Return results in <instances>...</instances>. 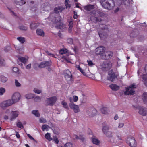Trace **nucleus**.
<instances>
[{"instance_id":"1","label":"nucleus","mask_w":147,"mask_h":147,"mask_svg":"<svg viewBox=\"0 0 147 147\" xmlns=\"http://www.w3.org/2000/svg\"><path fill=\"white\" fill-rule=\"evenodd\" d=\"M100 3L105 9L111 10L113 9L115 6V3L113 0H101Z\"/></svg>"},{"instance_id":"2","label":"nucleus","mask_w":147,"mask_h":147,"mask_svg":"<svg viewBox=\"0 0 147 147\" xmlns=\"http://www.w3.org/2000/svg\"><path fill=\"white\" fill-rule=\"evenodd\" d=\"M64 75L67 83L71 84L73 81L71 73L68 70H67L64 72Z\"/></svg>"},{"instance_id":"3","label":"nucleus","mask_w":147,"mask_h":147,"mask_svg":"<svg viewBox=\"0 0 147 147\" xmlns=\"http://www.w3.org/2000/svg\"><path fill=\"white\" fill-rule=\"evenodd\" d=\"M13 104V103L11 99H9L1 102L0 104V107L3 109H5Z\"/></svg>"},{"instance_id":"4","label":"nucleus","mask_w":147,"mask_h":147,"mask_svg":"<svg viewBox=\"0 0 147 147\" xmlns=\"http://www.w3.org/2000/svg\"><path fill=\"white\" fill-rule=\"evenodd\" d=\"M57 100V98L56 96H53L47 98L45 103L47 105H53L54 104Z\"/></svg>"},{"instance_id":"5","label":"nucleus","mask_w":147,"mask_h":147,"mask_svg":"<svg viewBox=\"0 0 147 147\" xmlns=\"http://www.w3.org/2000/svg\"><path fill=\"white\" fill-rule=\"evenodd\" d=\"M135 88V85H131L129 88H126V91L124 92V94L125 95L134 94L135 92L134 89Z\"/></svg>"},{"instance_id":"6","label":"nucleus","mask_w":147,"mask_h":147,"mask_svg":"<svg viewBox=\"0 0 147 147\" xmlns=\"http://www.w3.org/2000/svg\"><path fill=\"white\" fill-rule=\"evenodd\" d=\"M112 67V63L109 61L104 62L101 65V69L103 71H107Z\"/></svg>"},{"instance_id":"7","label":"nucleus","mask_w":147,"mask_h":147,"mask_svg":"<svg viewBox=\"0 0 147 147\" xmlns=\"http://www.w3.org/2000/svg\"><path fill=\"white\" fill-rule=\"evenodd\" d=\"M126 142L127 144L131 147H136V144L134 138L128 137L127 138Z\"/></svg>"},{"instance_id":"8","label":"nucleus","mask_w":147,"mask_h":147,"mask_svg":"<svg viewBox=\"0 0 147 147\" xmlns=\"http://www.w3.org/2000/svg\"><path fill=\"white\" fill-rule=\"evenodd\" d=\"M20 94L18 92L14 93L12 96L11 99L13 104L18 102L20 98Z\"/></svg>"},{"instance_id":"9","label":"nucleus","mask_w":147,"mask_h":147,"mask_svg":"<svg viewBox=\"0 0 147 147\" xmlns=\"http://www.w3.org/2000/svg\"><path fill=\"white\" fill-rule=\"evenodd\" d=\"M113 55V53L111 51H108L104 52L103 54L102 55L101 57L105 59H109L111 58Z\"/></svg>"},{"instance_id":"10","label":"nucleus","mask_w":147,"mask_h":147,"mask_svg":"<svg viewBox=\"0 0 147 147\" xmlns=\"http://www.w3.org/2000/svg\"><path fill=\"white\" fill-rule=\"evenodd\" d=\"M105 49L103 46H100L97 48L95 50L96 54L97 55H100L101 56L105 51Z\"/></svg>"},{"instance_id":"11","label":"nucleus","mask_w":147,"mask_h":147,"mask_svg":"<svg viewBox=\"0 0 147 147\" xmlns=\"http://www.w3.org/2000/svg\"><path fill=\"white\" fill-rule=\"evenodd\" d=\"M108 75V80L111 81H113L115 78L117 77V76L115 75V73L112 70H111L109 71Z\"/></svg>"},{"instance_id":"12","label":"nucleus","mask_w":147,"mask_h":147,"mask_svg":"<svg viewBox=\"0 0 147 147\" xmlns=\"http://www.w3.org/2000/svg\"><path fill=\"white\" fill-rule=\"evenodd\" d=\"M138 76L142 77L144 84L147 87V77L145 76L146 75L145 74L142 73L140 71H138Z\"/></svg>"},{"instance_id":"13","label":"nucleus","mask_w":147,"mask_h":147,"mask_svg":"<svg viewBox=\"0 0 147 147\" xmlns=\"http://www.w3.org/2000/svg\"><path fill=\"white\" fill-rule=\"evenodd\" d=\"M19 61H18V63L19 65H20L22 68V64L23 63L24 64H25L26 62L28 61V58H26L25 57H19L18 58Z\"/></svg>"},{"instance_id":"14","label":"nucleus","mask_w":147,"mask_h":147,"mask_svg":"<svg viewBox=\"0 0 147 147\" xmlns=\"http://www.w3.org/2000/svg\"><path fill=\"white\" fill-rule=\"evenodd\" d=\"M51 65V61H43L41 62L38 65V67L40 68H44L46 67L50 66Z\"/></svg>"},{"instance_id":"15","label":"nucleus","mask_w":147,"mask_h":147,"mask_svg":"<svg viewBox=\"0 0 147 147\" xmlns=\"http://www.w3.org/2000/svg\"><path fill=\"white\" fill-rule=\"evenodd\" d=\"M69 106L70 108L73 109L75 113L80 112L79 107L78 105L75 104L73 102L69 104Z\"/></svg>"},{"instance_id":"16","label":"nucleus","mask_w":147,"mask_h":147,"mask_svg":"<svg viewBox=\"0 0 147 147\" xmlns=\"http://www.w3.org/2000/svg\"><path fill=\"white\" fill-rule=\"evenodd\" d=\"M19 112L18 111H12L11 113V117L10 118L11 121H13L17 117L19 114Z\"/></svg>"},{"instance_id":"17","label":"nucleus","mask_w":147,"mask_h":147,"mask_svg":"<svg viewBox=\"0 0 147 147\" xmlns=\"http://www.w3.org/2000/svg\"><path fill=\"white\" fill-rule=\"evenodd\" d=\"M114 142H119L121 140V133L117 131L115 133V136L114 138Z\"/></svg>"},{"instance_id":"18","label":"nucleus","mask_w":147,"mask_h":147,"mask_svg":"<svg viewBox=\"0 0 147 147\" xmlns=\"http://www.w3.org/2000/svg\"><path fill=\"white\" fill-rule=\"evenodd\" d=\"M139 113L142 116H146L147 115V109L143 107H141L139 109Z\"/></svg>"},{"instance_id":"19","label":"nucleus","mask_w":147,"mask_h":147,"mask_svg":"<svg viewBox=\"0 0 147 147\" xmlns=\"http://www.w3.org/2000/svg\"><path fill=\"white\" fill-rule=\"evenodd\" d=\"M50 9V7L47 3H44L41 5V9L45 11H48Z\"/></svg>"},{"instance_id":"20","label":"nucleus","mask_w":147,"mask_h":147,"mask_svg":"<svg viewBox=\"0 0 147 147\" xmlns=\"http://www.w3.org/2000/svg\"><path fill=\"white\" fill-rule=\"evenodd\" d=\"M91 15H93L95 16L102 17L104 15V13L98 11H93L91 12Z\"/></svg>"},{"instance_id":"21","label":"nucleus","mask_w":147,"mask_h":147,"mask_svg":"<svg viewBox=\"0 0 147 147\" xmlns=\"http://www.w3.org/2000/svg\"><path fill=\"white\" fill-rule=\"evenodd\" d=\"M89 111V110H87L86 111V113L90 117L94 116L96 113L97 112L96 110L94 109H90V111L91 112V113H88V111Z\"/></svg>"},{"instance_id":"22","label":"nucleus","mask_w":147,"mask_h":147,"mask_svg":"<svg viewBox=\"0 0 147 147\" xmlns=\"http://www.w3.org/2000/svg\"><path fill=\"white\" fill-rule=\"evenodd\" d=\"M109 87L112 90L114 91H116L119 89V87L115 84L110 85Z\"/></svg>"},{"instance_id":"23","label":"nucleus","mask_w":147,"mask_h":147,"mask_svg":"<svg viewBox=\"0 0 147 147\" xmlns=\"http://www.w3.org/2000/svg\"><path fill=\"white\" fill-rule=\"evenodd\" d=\"M95 5H92L91 4H89L86 6H85L84 9L88 11H90L92 9H94Z\"/></svg>"},{"instance_id":"24","label":"nucleus","mask_w":147,"mask_h":147,"mask_svg":"<svg viewBox=\"0 0 147 147\" xmlns=\"http://www.w3.org/2000/svg\"><path fill=\"white\" fill-rule=\"evenodd\" d=\"M14 3L17 5H22L26 3L25 0H14Z\"/></svg>"},{"instance_id":"25","label":"nucleus","mask_w":147,"mask_h":147,"mask_svg":"<svg viewBox=\"0 0 147 147\" xmlns=\"http://www.w3.org/2000/svg\"><path fill=\"white\" fill-rule=\"evenodd\" d=\"M101 112L103 114H106L109 113V109L107 107H104L101 109Z\"/></svg>"},{"instance_id":"26","label":"nucleus","mask_w":147,"mask_h":147,"mask_svg":"<svg viewBox=\"0 0 147 147\" xmlns=\"http://www.w3.org/2000/svg\"><path fill=\"white\" fill-rule=\"evenodd\" d=\"M109 126L107 125H106L103 126L102 131L104 134L109 131Z\"/></svg>"},{"instance_id":"27","label":"nucleus","mask_w":147,"mask_h":147,"mask_svg":"<svg viewBox=\"0 0 147 147\" xmlns=\"http://www.w3.org/2000/svg\"><path fill=\"white\" fill-rule=\"evenodd\" d=\"M36 33L38 35L43 36H44V33L41 29H38L36 30Z\"/></svg>"},{"instance_id":"28","label":"nucleus","mask_w":147,"mask_h":147,"mask_svg":"<svg viewBox=\"0 0 147 147\" xmlns=\"http://www.w3.org/2000/svg\"><path fill=\"white\" fill-rule=\"evenodd\" d=\"M49 126L46 124L43 125L42 126V129L43 131H44L46 130L47 131H48L49 129L50 128Z\"/></svg>"},{"instance_id":"29","label":"nucleus","mask_w":147,"mask_h":147,"mask_svg":"<svg viewBox=\"0 0 147 147\" xmlns=\"http://www.w3.org/2000/svg\"><path fill=\"white\" fill-rule=\"evenodd\" d=\"M129 0H122V3H123L126 6H130L131 3H130Z\"/></svg>"},{"instance_id":"30","label":"nucleus","mask_w":147,"mask_h":147,"mask_svg":"<svg viewBox=\"0 0 147 147\" xmlns=\"http://www.w3.org/2000/svg\"><path fill=\"white\" fill-rule=\"evenodd\" d=\"M25 96L26 99H30L34 98V95L33 94H28L25 95Z\"/></svg>"},{"instance_id":"31","label":"nucleus","mask_w":147,"mask_h":147,"mask_svg":"<svg viewBox=\"0 0 147 147\" xmlns=\"http://www.w3.org/2000/svg\"><path fill=\"white\" fill-rule=\"evenodd\" d=\"M92 142L93 144H96L98 145L99 144V141L97 138H93L92 139Z\"/></svg>"},{"instance_id":"32","label":"nucleus","mask_w":147,"mask_h":147,"mask_svg":"<svg viewBox=\"0 0 147 147\" xmlns=\"http://www.w3.org/2000/svg\"><path fill=\"white\" fill-rule=\"evenodd\" d=\"M105 135L108 137L110 138L113 136V132L110 131H108L105 134Z\"/></svg>"},{"instance_id":"33","label":"nucleus","mask_w":147,"mask_h":147,"mask_svg":"<svg viewBox=\"0 0 147 147\" xmlns=\"http://www.w3.org/2000/svg\"><path fill=\"white\" fill-rule=\"evenodd\" d=\"M143 96L144 102L145 103H147V93H144L143 94Z\"/></svg>"},{"instance_id":"34","label":"nucleus","mask_w":147,"mask_h":147,"mask_svg":"<svg viewBox=\"0 0 147 147\" xmlns=\"http://www.w3.org/2000/svg\"><path fill=\"white\" fill-rule=\"evenodd\" d=\"M45 138L49 141H50L52 140V138L50 136V134L49 133H47L45 135Z\"/></svg>"},{"instance_id":"35","label":"nucleus","mask_w":147,"mask_h":147,"mask_svg":"<svg viewBox=\"0 0 147 147\" xmlns=\"http://www.w3.org/2000/svg\"><path fill=\"white\" fill-rule=\"evenodd\" d=\"M32 113L36 117L40 116V115L38 110H33L32 111Z\"/></svg>"},{"instance_id":"36","label":"nucleus","mask_w":147,"mask_h":147,"mask_svg":"<svg viewBox=\"0 0 147 147\" xmlns=\"http://www.w3.org/2000/svg\"><path fill=\"white\" fill-rule=\"evenodd\" d=\"M17 39L21 43H24L25 41V38L23 37H18Z\"/></svg>"},{"instance_id":"37","label":"nucleus","mask_w":147,"mask_h":147,"mask_svg":"<svg viewBox=\"0 0 147 147\" xmlns=\"http://www.w3.org/2000/svg\"><path fill=\"white\" fill-rule=\"evenodd\" d=\"M67 51H68L67 49H63L60 50L59 51V53L63 55L66 53Z\"/></svg>"},{"instance_id":"38","label":"nucleus","mask_w":147,"mask_h":147,"mask_svg":"<svg viewBox=\"0 0 147 147\" xmlns=\"http://www.w3.org/2000/svg\"><path fill=\"white\" fill-rule=\"evenodd\" d=\"M39 25L38 23H32L30 24V27L31 29H34L36 28Z\"/></svg>"},{"instance_id":"39","label":"nucleus","mask_w":147,"mask_h":147,"mask_svg":"<svg viewBox=\"0 0 147 147\" xmlns=\"http://www.w3.org/2000/svg\"><path fill=\"white\" fill-rule=\"evenodd\" d=\"M140 71L142 73L145 74L146 75L145 76L147 77V65H146L145 66L144 68V72H142L143 71L141 70H139L138 71Z\"/></svg>"},{"instance_id":"40","label":"nucleus","mask_w":147,"mask_h":147,"mask_svg":"<svg viewBox=\"0 0 147 147\" xmlns=\"http://www.w3.org/2000/svg\"><path fill=\"white\" fill-rule=\"evenodd\" d=\"M55 21H54V20H52V21L53 22H55V23L59 22L61 20V17L60 16H58L57 17L55 18Z\"/></svg>"},{"instance_id":"41","label":"nucleus","mask_w":147,"mask_h":147,"mask_svg":"<svg viewBox=\"0 0 147 147\" xmlns=\"http://www.w3.org/2000/svg\"><path fill=\"white\" fill-rule=\"evenodd\" d=\"M75 138L77 139H80L82 141H83L84 140V138L83 136H78L77 135H76L75 136Z\"/></svg>"},{"instance_id":"42","label":"nucleus","mask_w":147,"mask_h":147,"mask_svg":"<svg viewBox=\"0 0 147 147\" xmlns=\"http://www.w3.org/2000/svg\"><path fill=\"white\" fill-rule=\"evenodd\" d=\"M98 34L100 38L101 39H102L106 37V34L104 32L102 33L100 32H98Z\"/></svg>"},{"instance_id":"43","label":"nucleus","mask_w":147,"mask_h":147,"mask_svg":"<svg viewBox=\"0 0 147 147\" xmlns=\"http://www.w3.org/2000/svg\"><path fill=\"white\" fill-rule=\"evenodd\" d=\"M1 80L2 82H5L7 81V78L3 76L2 75L1 76Z\"/></svg>"},{"instance_id":"44","label":"nucleus","mask_w":147,"mask_h":147,"mask_svg":"<svg viewBox=\"0 0 147 147\" xmlns=\"http://www.w3.org/2000/svg\"><path fill=\"white\" fill-rule=\"evenodd\" d=\"M61 58L63 59L66 62H69V59L67 55H63L62 57Z\"/></svg>"},{"instance_id":"45","label":"nucleus","mask_w":147,"mask_h":147,"mask_svg":"<svg viewBox=\"0 0 147 147\" xmlns=\"http://www.w3.org/2000/svg\"><path fill=\"white\" fill-rule=\"evenodd\" d=\"M65 147H74V145L71 143L68 142L65 145Z\"/></svg>"},{"instance_id":"46","label":"nucleus","mask_w":147,"mask_h":147,"mask_svg":"<svg viewBox=\"0 0 147 147\" xmlns=\"http://www.w3.org/2000/svg\"><path fill=\"white\" fill-rule=\"evenodd\" d=\"M41 98L39 96H37L34 98V101L36 102H39L41 101Z\"/></svg>"},{"instance_id":"47","label":"nucleus","mask_w":147,"mask_h":147,"mask_svg":"<svg viewBox=\"0 0 147 147\" xmlns=\"http://www.w3.org/2000/svg\"><path fill=\"white\" fill-rule=\"evenodd\" d=\"M34 91L36 93L39 94L41 92L42 90L36 88H34Z\"/></svg>"},{"instance_id":"48","label":"nucleus","mask_w":147,"mask_h":147,"mask_svg":"<svg viewBox=\"0 0 147 147\" xmlns=\"http://www.w3.org/2000/svg\"><path fill=\"white\" fill-rule=\"evenodd\" d=\"M62 104L64 108L67 109H69V107L67 106V103L65 102L64 101H63L62 102Z\"/></svg>"},{"instance_id":"49","label":"nucleus","mask_w":147,"mask_h":147,"mask_svg":"<svg viewBox=\"0 0 147 147\" xmlns=\"http://www.w3.org/2000/svg\"><path fill=\"white\" fill-rule=\"evenodd\" d=\"M17 126L20 128H23L24 127L23 125L21 122H18L17 124Z\"/></svg>"},{"instance_id":"50","label":"nucleus","mask_w":147,"mask_h":147,"mask_svg":"<svg viewBox=\"0 0 147 147\" xmlns=\"http://www.w3.org/2000/svg\"><path fill=\"white\" fill-rule=\"evenodd\" d=\"M5 89L3 88H0V95H2L5 92Z\"/></svg>"},{"instance_id":"51","label":"nucleus","mask_w":147,"mask_h":147,"mask_svg":"<svg viewBox=\"0 0 147 147\" xmlns=\"http://www.w3.org/2000/svg\"><path fill=\"white\" fill-rule=\"evenodd\" d=\"M69 0H65V5L66 6V8H69L70 7V5L69 4L68 1H69Z\"/></svg>"},{"instance_id":"52","label":"nucleus","mask_w":147,"mask_h":147,"mask_svg":"<svg viewBox=\"0 0 147 147\" xmlns=\"http://www.w3.org/2000/svg\"><path fill=\"white\" fill-rule=\"evenodd\" d=\"M15 86L17 87H20L21 86V84L16 79L15 80Z\"/></svg>"},{"instance_id":"53","label":"nucleus","mask_w":147,"mask_h":147,"mask_svg":"<svg viewBox=\"0 0 147 147\" xmlns=\"http://www.w3.org/2000/svg\"><path fill=\"white\" fill-rule=\"evenodd\" d=\"M39 122L41 123H46L47 121L46 119L42 118L40 119Z\"/></svg>"},{"instance_id":"54","label":"nucleus","mask_w":147,"mask_h":147,"mask_svg":"<svg viewBox=\"0 0 147 147\" xmlns=\"http://www.w3.org/2000/svg\"><path fill=\"white\" fill-rule=\"evenodd\" d=\"M20 29L22 30H26L27 29V27L24 26H22L19 27Z\"/></svg>"},{"instance_id":"55","label":"nucleus","mask_w":147,"mask_h":147,"mask_svg":"<svg viewBox=\"0 0 147 147\" xmlns=\"http://www.w3.org/2000/svg\"><path fill=\"white\" fill-rule=\"evenodd\" d=\"M5 62L4 59H0V66H3L4 65Z\"/></svg>"},{"instance_id":"56","label":"nucleus","mask_w":147,"mask_h":147,"mask_svg":"<svg viewBox=\"0 0 147 147\" xmlns=\"http://www.w3.org/2000/svg\"><path fill=\"white\" fill-rule=\"evenodd\" d=\"M46 53L48 55H49L50 56L53 57H54L55 58H56L55 57V55H54L53 54L51 53L49 51H46Z\"/></svg>"},{"instance_id":"57","label":"nucleus","mask_w":147,"mask_h":147,"mask_svg":"<svg viewBox=\"0 0 147 147\" xmlns=\"http://www.w3.org/2000/svg\"><path fill=\"white\" fill-rule=\"evenodd\" d=\"M73 101L74 102H76L78 100V97L76 96H74L73 98Z\"/></svg>"},{"instance_id":"58","label":"nucleus","mask_w":147,"mask_h":147,"mask_svg":"<svg viewBox=\"0 0 147 147\" xmlns=\"http://www.w3.org/2000/svg\"><path fill=\"white\" fill-rule=\"evenodd\" d=\"M67 42L68 43L70 44H71L73 43V39L72 38H69L67 39Z\"/></svg>"},{"instance_id":"59","label":"nucleus","mask_w":147,"mask_h":147,"mask_svg":"<svg viewBox=\"0 0 147 147\" xmlns=\"http://www.w3.org/2000/svg\"><path fill=\"white\" fill-rule=\"evenodd\" d=\"M87 62L88 63L89 66H92L93 65V63L92 61L90 60H88Z\"/></svg>"},{"instance_id":"60","label":"nucleus","mask_w":147,"mask_h":147,"mask_svg":"<svg viewBox=\"0 0 147 147\" xmlns=\"http://www.w3.org/2000/svg\"><path fill=\"white\" fill-rule=\"evenodd\" d=\"M53 141H54L55 142L56 144H58L59 142L58 139L56 137L54 138Z\"/></svg>"},{"instance_id":"61","label":"nucleus","mask_w":147,"mask_h":147,"mask_svg":"<svg viewBox=\"0 0 147 147\" xmlns=\"http://www.w3.org/2000/svg\"><path fill=\"white\" fill-rule=\"evenodd\" d=\"M124 126V123H119L118 127L119 128H122Z\"/></svg>"},{"instance_id":"62","label":"nucleus","mask_w":147,"mask_h":147,"mask_svg":"<svg viewBox=\"0 0 147 147\" xmlns=\"http://www.w3.org/2000/svg\"><path fill=\"white\" fill-rule=\"evenodd\" d=\"M10 47L9 46H8L5 47L4 49V50L5 52L8 51L10 49Z\"/></svg>"},{"instance_id":"63","label":"nucleus","mask_w":147,"mask_h":147,"mask_svg":"<svg viewBox=\"0 0 147 147\" xmlns=\"http://www.w3.org/2000/svg\"><path fill=\"white\" fill-rule=\"evenodd\" d=\"M13 70L15 72H17L18 71V69L17 67H14L13 69Z\"/></svg>"},{"instance_id":"64","label":"nucleus","mask_w":147,"mask_h":147,"mask_svg":"<svg viewBox=\"0 0 147 147\" xmlns=\"http://www.w3.org/2000/svg\"><path fill=\"white\" fill-rule=\"evenodd\" d=\"M28 136V137L30 138V139L31 140H33L34 141H35V140L34 139V138L30 134H27Z\"/></svg>"}]
</instances>
